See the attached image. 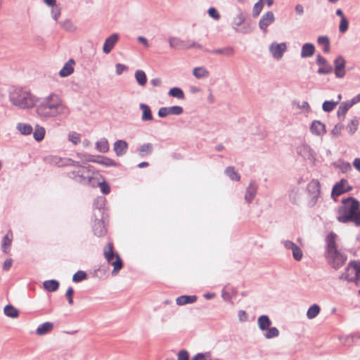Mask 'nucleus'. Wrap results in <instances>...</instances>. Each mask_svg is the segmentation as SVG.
Instances as JSON below:
<instances>
[{"instance_id": "obj_1", "label": "nucleus", "mask_w": 360, "mask_h": 360, "mask_svg": "<svg viewBox=\"0 0 360 360\" xmlns=\"http://www.w3.org/2000/svg\"><path fill=\"white\" fill-rule=\"evenodd\" d=\"M36 112L41 119L48 120L68 115L70 110L58 94L51 93L39 101Z\"/></svg>"}, {"instance_id": "obj_2", "label": "nucleus", "mask_w": 360, "mask_h": 360, "mask_svg": "<svg viewBox=\"0 0 360 360\" xmlns=\"http://www.w3.org/2000/svg\"><path fill=\"white\" fill-rule=\"evenodd\" d=\"M359 207L360 202L354 198H343L338 210V221L343 224L353 222L356 226L360 215Z\"/></svg>"}, {"instance_id": "obj_3", "label": "nucleus", "mask_w": 360, "mask_h": 360, "mask_svg": "<svg viewBox=\"0 0 360 360\" xmlns=\"http://www.w3.org/2000/svg\"><path fill=\"white\" fill-rule=\"evenodd\" d=\"M11 103L20 109H28L34 106V96L28 91L22 88H16L9 94Z\"/></svg>"}, {"instance_id": "obj_4", "label": "nucleus", "mask_w": 360, "mask_h": 360, "mask_svg": "<svg viewBox=\"0 0 360 360\" xmlns=\"http://www.w3.org/2000/svg\"><path fill=\"white\" fill-rule=\"evenodd\" d=\"M103 254L108 263L113 266V269L111 272L112 275H117L123 267V262L119 254L114 252L112 243H108L107 246L104 248Z\"/></svg>"}, {"instance_id": "obj_5", "label": "nucleus", "mask_w": 360, "mask_h": 360, "mask_svg": "<svg viewBox=\"0 0 360 360\" xmlns=\"http://www.w3.org/2000/svg\"><path fill=\"white\" fill-rule=\"evenodd\" d=\"M73 166L76 167V169H74L68 174L70 179H72L75 181L84 185L94 186L93 184L94 179L90 176L89 170L86 167H82L79 162V165Z\"/></svg>"}, {"instance_id": "obj_6", "label": "nucleus", "mask_w": 360, "mask_h": 360, "mask_svg": "<svg viewBox=\"0 0 360 360\" xmlns=\"http://www.w3.org/2000/svg\"><path fill=\"white\" fill-rule=\"evenodd\" d=\"M340 279H345L349 282H354L357 286L360 285V263L351 262L346 268L345 271L340 276Z\"/></svg>"}, {"instance_id": "obj_7", "label": "nucleus", "mask_w": 360, "mask_h": 360, "mask_svg": "<svg viewBox=\"0 0 360 360\" xmlns=\"http://www.w3.org/2000/svg\"><path fill=\"white\" fill-rule=\"evenodd\" d=\"M169 47L176 49H190L196 48L202 49V46L192 40H183L176 37H171L169 38Z\"/></svg>"}, {"instance_id": "obj_8", "label": "nucleus", "mask_w": 360, "mask_h": 360, "mask_svg": "<svg viewBox=\"0 0 360 360\" xmlns=\"http://www.w3.org/2000/svg\"><path fill=\"white\" fill-rule=\"evenodd\" d=\"M328 263L335 269H340L347 260V256L338 250L332 252L325 253Z\"/></svg>"}, {"instance_id": "obj_9", "label": "nucleus", "mask_w": 360, "mask_h": 360, "mask_svg": "<svg viewBox=\"0 0 360 360\" xmlns=\"http://www.w3.org/2000/svg\"><path fill=\"white\" fill-rule=\"evenodd\" d=\"M352 186H349L347 179H342L337 182L333 187L331 197L336 201V198L352 191Z\"/></svg>"}, {"instance_id": "obj_10", "label": "nucleus", "mask_w": 360, "mask_h": 360, "mask_svg": "<svg viewBox=\"0 0 360 360\" xmlns=\"http://www.w3.org/2000/svg\"><path fill=\"white\" fill-rule=\"evenodd\" d=\"M334 73L337 78H343L346 75L345 65L346 60L342 56H339L333 61Z\"/></svg>"}, {"instance_id": "obj_11", "label": "nucleus", "mask_w": 360, "mask_h": 360, "mask_svg": "<svg viewBox=\"0 0 360 360\" xmlns=\"http://www.w3.org/2000/svg\"><path fill=\"white\" fill-rule=\"evenodd\" d=\"M275 21V16L272 11H267L262 15L259 21V27L264 33H266L267 27Z\"/></svg>"}, {"instance_id": "obj_12", "label": "nucleus", "mask_w": 360, "mask_h": 360, "mask_svg": "<svg viewBox=\"0 0 360 360\" xmlns=\"http://www.w3.org/2000/svg\"><path fill=\"white\" fill-rule=\"evenodd\" d=\"M286 49L287 46L285 43L277 44L274 42L269 46V49L275 59L280 60L283 57Z\"/></svg>"}, {"instance_id": "obj_13", "label": "nucleus", "mask_w": 360, "mask_h": 360, "mask_svg": "<svg viewBox=\"0 0 360 360\" xmlns=\"http://www.w3.org/2000/svg\"><path fill=\"white\" fill-rule=\"evenodd\" d=\"M49 161L51 165L58 167L79 165V162L75 161L70 158H62L58 156H51Z\"/></svg>"}, {"instance_id": "obj_14", "label": "nucleus", "mask_w": 360, "mask_h": 360, "mask_svg": "<svg viewBox=\"0 0 360 360\" xmlns=\"http://www.w3.org/2000/svg\"><path fill=\"white\" fill-rule=\"evenodd\" d=\"M296 152L300 156L302 157L305 160L314 159V150L305 143L297 146Z\"/></svg>"}, {"instance_id": "obj_15", "label": "nucleus", "mask_w": 360, "mask_h": 360, "mask_svg": "<svg viewBox=\"0 0 360 360\" xmlns=\"http://www.w3.org/2000/svg\"><path fill=\"white\" fill-rule=\"evenodd\" d=\"M86 161L96 162L105 167H116L117 163L112 159L105 156H98L96 158H93L92 156L89 155L86 158Z\"/></svg>"}, {"instance_id": "obj_16", "label": "nucleus", "mask_w": 360, "mask_h": 360, "mask_svg": "<svg viewBox=\"0 0 360 360\" xmlns=\"http://www.w3.org/2000/svg\"><path fill=\"white\" fill-rule=\"evenodd\" d=\"M309 131L314 135L322 136L326 133V125L319 120H314L311 123Z\"/></svg>"}, {"instance_id": "obj_17", "label": "nucleus", "mask_w": 360, "mask_h": 360, "mask_svg": "<svg viewBox=\"0 0 360 360\" xmlns=\"http://www.w3.org/2000/svg\"><path fill=\"white\" fill-rule=\"evenodd\" d=\"M258 190V184L255 180H252L246 188L245 200L248 203H251L254 200Z\"/></svg>"}, {"instance_id": "obj_18", "label": "nucleus", "mask_w": 360, "mask_h": 360, "mask_svg": "<svg viewBox=\"0 0 360 360\" xmlns=\"http://www.w3.org/2000/svg\"><path fill=\"white\" fill-rule=\"evenodd\" d=\"M338 236L335 233L331 231L328 233L326 238V252H332L333 251L338 250V246L336 244V239Z\"/></svg>"}, {"instance_id": "obj_19", "label": "nucleus", "mask_w": 360, "mask_h": 360, "mask_svg": "<svg viewBox=\"0 0 360 360\" xmlns=\"http://www.w3.org/2000/svg\"><path fill=\"white\" fill-rule=\"evenodd\" d=\"M119 39V35L117 33L112 34L110 37H108L103 44V51L108 54L110 53V51L114 48L115 45Z\"/></svg>"}, {"instance_id": "obj_20", "label": "nucleus", "mask_w": 360, "mask_h": 360, "mask_svg": "<svg viewBox=\"0 0 360 360\" xmlns=\"http://www.w3.org/2000/svg\"><path fill=\"white\" fill-rule=\"evenodd\" d=\"M101 218H103V217ZM92 229L94 235L98 237L103 236L106 232L104 221L102 219H98V217H95V223Z\"/></svg>"}, {"instance_id": "obj_21", "label": "nucleus", "mask_w": 360, "mask_h": 360, "mask_svg": "<svg viewBox=\"0 0 360 360\" xmlns=\"http://www.w3.org/2000/svg\"><path fill=\"white\" fill-rule=\"evenodd\" d=\"M105 198L103 197H99L95 199L94 202V217H103L105 206Z\"/></svg>"}, {"instance_id": "obj_22", "label": "nucleus", "mask_w": 360, "mask_h": 360, "mask_svg": "<svg viewBox=\"0 0 360 360\" xmlns=\"http://www.w3.org/2000/svg\"><path fill=\"white\" fill-rule=\"evenodd\" d=\"M128 144L125 141L117 140L115 142L113 150L117 156H122L127 153Z\"/></svg>"}, {"instance_id": "obj_23", "label": "nucleus", "mask_w": 360, "mask_h": 360, "mask_svg": "<svg viewBox=\"0 0 360 360\" xmlns=\"http://www.w3.org/2000/svg\"><path fill=\"white\" fill-rule=\"evenodd\" d=\"M75 62L73 59H70L67 63H65L63 68L59 72V75L61 77H66L70 75L74 72L73 65Z\"/></svg>"}, {"instance_id": "obj_24", "label": "nucleus", "mask_w": 360, "mask_h": 360, "mask_svg": "<svg viewBox=\"0 0 360 360\" xmlns=\"http://www.w3.org/2000/svg\"><path fill=\"white\" fill-rule=\"evenodd\" d=\"M13 240V232L11 230H9L7 233L4 236L1 241V250L8 253L10 250V247L12 244Z\"/></svg>"}, {"instance_id": "obj_25", "label": "nucleus", "mask_w": 360, "mask_h": 360, "mask_svg": "<svg viewBox=\"0 0 360 360\" xmlns=\"http://www.w3.org/2000/svg\"><path fill=\"white\" fill-rule=\"evenodd\" d=\"M315 53V46L311 43H306L302 45L301 49V57L302 58H309Z\"/></svg>"}, {"instance_id": "obj_26", "label": "nucleus", "mask_w": 360, "mask_h": 360, "mask_svg": "<svg viewBox=\"0 0 360 360\" xmlns=\"http://www.w3.org/2000/svg\"><path fill=\"white\" fill-rule=\"evenodd\" d=\"M140 109L142 110V116L141 120L143 122L146 121H151L153 119V114L150 110V108L145 104V103H141L139 105Z\"/></svg>"}, {"instance_id": "obj_27", "label": "nucleus", "mask_w": 360, "mask_h": 360, "mask_svg": "<svg viewBox=\"0 0 360 360\" xmlns=\"http://www.w3.org/2000/svg\"><path fill=\"white\" fill-rule=\"evenodd\" d=\"M321 185L318 180L313 179L307 185V191L309 195H320Z\"/></svg>"}, {"instance_id": "obj_28", "label": "nucleus", "mask_w": 360, "mask_h": 360, "mask_svg": "<svg viewBox=\"0 0 360 360\" xmlns=\"http://www.w3.org/2000/svg\"><path fill=\"white\" fill-rule=\"evenodd\" d=\"M196 300L197 296L195 295H181L176 299V303L177 305L181 306L194 303Z\"/></svg>"}, {"instance_id": "obj_29", "label": "nucleus", "mask_w": 360, "mask_h": 360, "mask_svg": "<svg viewBox=\"0 0 360 360\" xmlns=\"http://www.w3.org/2000/svg\"><path fill=\"white\" fill-rule=\"evenodd\" d=\"M259 328L264 331L266 330L271 325V321L267 315H262L257 319Z\"/></svg>"}, {"instance_id": "obj_30", "label": "nucleus", "mask_w": 360, "mask_h": 360, "mask_svg": "<svg viewBox=\"0 0 360 360\" xmlns=\"http://www.w3.org/2000/svg\"><path fill=\"white\" fill-rule=\"evenodd\" d=\"M53 328V324L51 322H45L42 324H40L36 330V333L38 335H45L50 331H51Z\"/></svg>"}, {"instance_id": "obj_31", "label": "nucleus", "mask_w": 360, "mask_h": 360, "mask_svg": "<svg viewBox=\"0 0 360 360\" xmlns=\"http://www.w3.org/2000/svg\"><path fill=\"white\" fill-rule=\"evenodd\" d=\"M4 312L6 316L12 319H16L19 316V311L11 304L6 305Z\"/></svg>"}, {"instance_id": "obj_32", "label": "nucleus", "mask_w": 360, "mask_h": 360, "mask_svg": "<svg viewBox=\"0 0 360 360\" xmlns=\"http://www.w3.org/2000/svg\"><path fill=\"white\" fill-rule=\"evenodd\" d=\"M193 75L197 79L207 78L210 73L204 67H196L193 70Z\"/></svg>"}, {"instance_id": "obj_33", "label": "nucleus", "mask_w": 360, "mask_h": 360, "mask_svg": "<svg viewBox=\"0 0 360 360\" xmlns=\"http://www.w3.org/2000/svg\"><path fill=\"white\" fill-rule=\"evenodd\" d=\"M96 149L103 153L109 150V143L105 138H102L96 143Z\"/></svg>"}, {"instance_id": "obj_34", "label": "nucleus", "mask_w": 360, "mask_h": 360, "mask_svg": "<svg viewBox=\"0 0 360 360\" xmlns=\"http://www.w3.org/2000/svg\"><path fill=\"white\" fill-rule=\"evenodd\" d=\"M43 285L44 288L49 292H55L59 288V282L53 279L45 281Z\"/></svg>"}, {"instance_id": "obj_35", "label": "nucleus", "mask_w": 360, "mask_h": 360, "mask_svg": "<svg viewBox=\"0 0 360 360\" xmlns=\"http://www.w3.org/2000/svg\"><path fill=\"white\" fill-rule=\"evenodd\" d=\"M16 129L22 134V135H30L33 132L32 127L26 123H18L16 126Z\"/></svg>"}, {"instance_id": "obj_36", "label": "nucleus", "mask_w": 360, "mask_h": 360, "mask_svg": "<svg viewBox=\"0 0 360 360\" xmlns=\"http://www.w3.org/2000/svg\"><path fill=\"white\" fill-rule=\"evenodd\" d=\"M214 54H222L226 56H231L235 53V50L231 46H228L222 49H217L210 51Z\"/></svg>"}, {"instance_id": "obj_37", "label": "nucleus", "mask_w": 360, "mask_h": 360, "mask_svg": "<svg viewBox=\"0 0 360 360\" xmlns=\"http://www.w3.org/2000/svg\"><path fill=\"white\" fill-rule=\"evenodd\" d=\"M352 105L347 101L346 102H342L338 108L337 115L339 118L345 117L348 110L352 108Z\"/></svg>"}, {"instance_id": "obj_38", "label": "nucleus", "mask_w": 360, "mask_h": 360, "mask_svg": "<svg viewBox=\"0 0 360 360\" xmlns=\"http://www.w3.org/2000/svg\"><path fill=\"white\" fill-rule=\"evenodd\" d=\"M32 133L34 139L37 141H41L44 138L46 130L44 127H41L39 125H37L35 127L34 131Z\"/></svg>"}, {"instance_id": "obj_39", "label": "nucleus", "mask_w": 360, "mask_h": 360, "mask_svg": "<svg viewBox=\"0 0 360 360\" xmlns=\"http://www.w3.org/2000/svg\"><path fill=\"white\" fill-rule=\"evenodd\" d=\"M168 95L171 97L176 98L178 99H184L185 94L183 90L179 87L171 88L168 92Z\"/></svg>"}, {"instance_id": "obj_40", "label": "nucleus", "mask_w": 360, "mask_h": 360, "mask_svg": "<svg viewBox=\"0 0 360 360\" xmlns=\"http://www.w3.org/2000/svg\"><path fill=\"white\" fill-rule=\"evenodd\" d=\"M224 172L226 175L229 176L231 180L238 181L240 179V174L235 170L233 167L229 166L226 167Z\"/></svg>"}, {"instance_id": "obj_41", "label": "nucleus", "mask_w": 360, "mask_h": 360, "mask_svg": "<svg viewBox=\"0 0 360 360\" xmlns=\"http://www.w3.org/2000/svg\"><path fill=\"white\" fill-rule=\"evenodd\" d=\"M320 307L316 304H314L313 305H311L307 310V316L309 319H314L315 317H316L318 316V314H319L320 312Z\"/></svg>"}, {"instance_id": "obj_42", "label": "nucleus", "mask_w": 360, "mask_h": 360, "mask_svg": "<svg viewBox=\"0 0 360 360\" xmlns=\"http://www.w3.org/2000/svg\"><path fill=\"white\" fill-rule=\"evenodd\" d=\"M135 78L140 86H144L147 82V77L144 71L138 70L135 72Z\"/></svg>"}, {"instance_id": "obj_43", "label": "nucleus", "mask_w": 360, "mask_h": 360, "mask_svg": "<svg viewBox=\"0 0 360 360\" xmlns=\"http://www.w3.org/2000/svg\"><path fill=\"white\" fill-rule=\"evenodd\" d=\"M153 150V145L150 143L142 144L139 148L140 155L144 156L145 155L151 154Z\"/></svg>"}, {"instance_id": "obj_44", "label": "nucleus", "mask_w": 360, "mask_h": 360, "mask_svg": "<svg viewBox=\"0 0 360 360\" xmlns=\"http://www.w3.org/2000/svg\"><path fill=\"white\" fill-rule=\"evenodd\" d=\"M339 103V101H325L322 105V109L326 112H330L334 110L336 105Z\"/></svg>"}, {"instance_id": "obj_45", "label": "nucleus", "mask_w": 360, "mask_h": 360, "mask_svg": "<svg viewBox=\"0 0 360 360\" xmlns=\"http://www.w3.org/2000/svg\"><path fill=\"white\" fill-rule=\"evenodd\" d=\"M333 66L328 62L326 65L319 68L317 73L321 75H328L330 74L333 72Z\"/></svg>"}, {"instance_id": "obj_46", "label": "nucleus", "mask_w": 360, "mask_h": 360, "mask_svg": "<svg viewBox=\"0 0 360 360\" xmlns=\"http://www.w3.org/2000/svg\"><path fill=\"white\" fill-rule=\"evenodd\" d=\"M266 330L267 332L264 335L266 339L274 338L279 335V330L276 327L269 328Z\"/></svg>"}, {"instance_id": "obj_47", "label": "nucleus", "mask_w": 360, "mask_h": 360, "mask_svg": "<svg viewBox=\"0 0 360 360\" xmlns=\"http://www.w3.org/2000/svg\"><path fill=\"white\" fill-rule=\"evenodd\" d=\"M334 166L339 168L342 173H347L352 169V166L348 162H341L340 163H334Z\"/></svg>"}, {"instance_id": "obj_48", "label": "nucleus", "mask_w": 360, "mask_h": 360, "mask_svg": "<svg viewBox=\"0 0 360 360\" xmlns=\"http://www.w3.org/2000/svg\"><path fill=\"white\" fill-rule=\"evenodd\" d=\"M58 23L62 28H63L64 30H65L67 31L72 32L75 30V26L72 23L71 20L69 19H66L64 21H60Z\"/></svg>"}, {"instance_id": "obj_49", "label": "nucleus", "mask_w": 360, "mask_h": 360, "mask_svg": "<svg viewBox=\"0 0 360 360\" xmlns=\"http://www.w3.org/2000/svg\"><path fill=\"white\" fill-rule=\"evenodd\" d=\"M87 274L84 271H77L72 276V281L75 283H79L86 279Z\"/></svg>"}, {"instance_id": "obj_50", "label": "nucleus", "mask_w": 360, "mask_h": 360, "mask_svg": "<svg viewBox=\"0 0 360 360\" xmlns=\"http://www.w3.org/2000/svg\"><path fill=\"white\" fill-rule=\"evenodd\" d=\"M68 141L72 142L75 145L78 144L81 141L80 134L75 131H72L69 133Z\"/></svg>"}, {"instance_id": "obj_51", "label": "nucleus", "mask_w": 360, "mask_h": 360, "mask_svg": "<svg viewBox=\"0 0 360 360\" xmlns=\"http://www.w3.org/2000/svg\"><path fill=\"white\" fill-rule=\"evenodd\" d=\"M169 115H179L183 113L184 109L181 106L174 105L167 107Z\"/></svg>"}, {"instance_id": "obj_52", "label": "nucleus", "mask_w": 360, "mask_h": 360, "mask_svg": "<svg viewBox=\"0 0 360 360\" xmlns=\"http://www.w3.org/2000/svg\"><path fill=\"white\" fill-rule=\"evenodd\" d=\"M262 8H263V3L261 1V0H259L254 5L253 11H252L253 17L255 18V17L258 16L259 15V13H261Z\"/></svg>"}, {"instance_id": "obj_53", "label": "nucleus", "mask_w": 360, "mask_h": 360, "mask_svg": "<svg viewBox=\"0 0 360 360\" xmlns=\"http://www.w3.org/2000/svg\"><path fill=\"white\" fill-rule=\"evenodd\" d=\"M245 16L242 11H240L239 13L234 18L233 25L236 27L240 26L245 22Z\"/></svg>"}, {"instance_id": "obj_54", "label": "nucleus", "mask_w": 360, "mask_h": 360, "mask_svg": "<svg viewBox=\"0 0 360 360\" xmlns=\"http://www.w3.org/2000/svg\"><path fill=\"white\" fill-rule=\"evenodd\" d=\"M349 22L345 17H342L339 25V30L341 33H345L348 29Z\"/></svg>"}, {"instance_id": "obj_55", "label": "nucleus", "mask_w": 360, "mask_h": 360, "mask_svg": "<svg viewBox=\"0 0 360 360\" xmlns=\"http://www.w3.org/2000/svg\"><path fill=\"white\" fill-rule=\"evenodd\" d=\"M350 124L347 126V129L349 134H353L357 130L359 121L356 119L352 120Z\"/></svg>"}, {"instance_id": "obj_56", "label": "nucleus", "mask_w": 360, "mask_h": 360, "mask_svg": "<svg viewBox=\"0 0 360 360\" xmlns=\"http://www.w3.org/2000/svg\"><path fill=\"white\" fill-rule=\"evenodd\" d=\"M98 185L100 186L101 191L103 194L107 195L110 192V188L108 183L105 181L98 182Z\"/></svg>"}, {"instance_id": "obj_57", "label": "nucleus", "mask_w": 360, "mask_h": 360, "mask_svg": "<svg viewBox=\"0 0 360 360\" xmlns=\"http://www.w3.org/2000/svg\"><path fill=\"white\" fill-rule=\"evenodd\" d=\"M208 14L211 18H212L214 20H219L220 18V15L219 12L214 7H211L208 9Z\"/></svg>"}, {"instance_id": "obj_58", "label": "nucleus", "mask_w": 360, "mask_h": 360, "mask_svg": "<svg viewBox=\"0 0 360 360\" xmlns=\"http://www.w3.org/2000/svg\"><path fill=\"white\" fill-rule=\"evenodd\" d=\"M177 360H189V354L185 350H180L177 354Z\"/></svg>"}, {"instance_id": "obj_59", "label": "nucleus", "mask_w": 360, "mask_h": 360, "mask_svg": "<svg viewBox=\"0 0 360 360\" xmlns=\"http://www.w3.org/2000/svg\"><path fill=\"white\" fill-rule=\"evenodd\" d=\"M60 13H61L60 8L57 6L53 7L52 9H51L52 18L56 21L58 20L59 16L60 15Z\"/></svg>"}, {"instance_id": "obj_60", "label": "nucleus", "mask_w": 360, "mask_h": 360, "mask_svg": "<svg viewBox=\"0 0 360 360\" xmlns=\"http://www.w3.org/2000/svg\"><path fill=\"white\" fill-rule=\"evenodd\" d=\"M73 294H74L73 288L72 287L68 288L66 291L65 296H66V298L70 304H73V299H72Z\"/></svg>"}, {"instance_id": "obj_61", "label": "nucleus", "mask_w": 360, "mask_h": 360, "mask_svg": "<svg viewBox=\"0 0 360 360\" xmlns=\"http://www.w3.org/2000/svg\"><path fill=\"white\" fill-rule=\"evenodd\" d=\"M292 257L296 261H300L302 259L303 252L300 247L292 253Z\"/></svg>"}, {"instance_id": "obj_62", "label": "nucleus", "mask_w": 360, "mask_h": 360, "mask_svg": "<svg viewBox=\"0 0 360 360\" xmlns=\"http://www.w3.org/2000/svg\"><path fill=\"white\" fill-rule=\"evenodd\" d=\"M317 43L324 46L330 43V40L327 36H320L317 39Z\"/></svg>"}, {"instance_id": "obj_63", "label": "nucleus", "mask_w": 360, "mask_h": 360, "mask_svg": "<svg viewBox=\"0 0 360 360\" xmlns=\"http://www.w3.org/2000/svg\"><path fill=\"white\" fill-rule=\"evenodd\" d=\"M127 70V67L123 64L117 63L115 65V71L118 75H120L124 70Z\"/></svg>"}, {"instance_id": "obj_64", "label": "nucleus", "mask_w": 360, "mask_h": 360, "mask_svg": "<svg viewBox=\"0 0 360 360\" xmlns=\"http://www.w3.org/2000/svg\"><path fill=\"white\" fill-rule=\"evenodd\" d=\"M328 63L326 59L320 54L316 56V63L320 67L326 65Z\"/></svg>"}]
</instances>
